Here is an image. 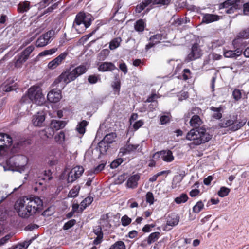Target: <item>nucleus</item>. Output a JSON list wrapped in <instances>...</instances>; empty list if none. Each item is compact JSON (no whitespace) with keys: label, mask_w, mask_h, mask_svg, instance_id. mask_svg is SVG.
<instances>
[{"label":"nucleus","mask_w":249,"mask_h":249,"mask_svg":"<svg viewBox=\"0 0 249 249\" xmlns=\"http://www.w3.org/2000/svg\"><path fill=\"white\" fill-rule=\"evenodd\" d=\"M42 207V201L38 197L19 199L15 205V209L18 215L24 218H28L41 211Z\"/></svg>","instance_id":"1"},{"label":"nucleus","mask_w":249,"mask_h":249,"mask_svg":"<svg viewBox=\"0 0 249 249\" xmlns=\"http://www.w3.org/2000/svg\"><path fill=\"white\" fill-rule=\"evenodd\" d=\"M186 139L193 141L195 145H198L209 141L212 138L211 135L203 127L199 128H193L186 135Z\"/></svg>","instance_id":"2"},{"label":"nucleus","mask_w":249,"mask_h":249,"mask_svg":"<svg viewBox=\"0 0 249 249\" xmlns=\"http://www.w3.org/2000/svg\"><path fill=\"white\" fill-rule=\"evenodd\" d=\"M28 96H23L21 102L22 103L26 102L27 97L31 102L38 105H42L45 102V97L42 94V89L39 86H32L28 90Z\"/></svg>","instance_id":"3"},{"label":"nucleus","mask_w":249,"mask_h":249,"mask_svg":"<svg viewBox=\"0 0 249 249\" xmlns=\"http://www.w3.org/2000/svg\"><path fill=\"white\" fill-rule=\"evenodd\" d=\"M27 163V158L23 155L13 156L6 160L3 164L4 171H17L20 166H23Z\"/></svg>","instance_id":"4"},{"label":"nucleus","mask_w":249,"mask_h":249,"mask_svg":"<svg viewBox=\"0 0 249 249\" xmlns=\"http://www.w3.org/2000/svg\"><path fill=\"white\" fill-rule=\"evenodd\" d=\"M77 77V75L74 69L71 71H66L59 75L54 81L53 85L58 88L59 85L57 86V85L60 84V87L63 88L65 84H68L71 81L74 80Z\"/></svg>","instance_id":"5"},{"label":"nucleus","mask_w":249,"mask_h":249,"mask_svg":"<svg viewBox=\"0 0 249 249\" xmlns=\"http://www.w3.org/2000/svg\"><path fill=\"white\" fill-rule=\"evenodd\" d=\"M91 18L92 16L89 14H86L85 13L80 12L76 15L74 24L79 25L83 23L87 28L90 25Z\"/></svg>","instance_id":"6"},{"label":"nucleus","mask_w":249,"mask_h":249,"mask_svg":"<svg viewBox=\"0 0 249 249\" xmlns=\"http://www.w3.org/2000/svg\"><path fill=\"white\" fill-rule=\"evenodd\" d=\"M202 55L201 50L197 43L193 45L190 53L185 58V62H189L198 59Z\"/></svg>","instance_id":"7"},{"label":"nucleus","mask_w":249,"mask_h":249,"mask_svg":"<svg viewBox=\"0 0 249 249\" xmlns=\"http://www.w3.org/2000/svg\"><path fill=\"white\" fill-rule=\"evenodd\" d=\"M84 172V169L82 166H76L71 170L68 174V181L72 183L77 178H79Z\"/></svg>","instance_id":"8"},{"label":"nucleus","mask_w":249,"mask_h":249,"mask_svg":"<svg viewBox=\"0 0 249 249\" xmlns=\"http://www.w3.org/2000/svg\"><path fill=\"white\" fill-rule=\"evenodd\" d=\"M68 54L67 52H63L59 55L50 61L48 64L49 69L53 70L61 64L62 61L65 59Z\"/></svg>","instance_id":"9"},{"label":"nucleus","mask_w":249,"mask_h":249,"mask_svg":"<svg viewBox=\"0 0 249 249\" xmlns=\"http://www.w3.org/2000/svg\"><path fill=\"white\" fill-rule=\"evenodd\" d=\"M45 120V113L43 112H38L33 116L32 122L36 126H42L43 125Z\"/></svg>","instance_id":"10"},{"label":"nucleus","mask_w":249,"mask_h":249,"mask_svg":"<svg viewBox=\"0 0 249 249\" xmlns=\"http://www.w3.org/2000/svg\"><path fill=\"white\" fill-rule=\"evenodd\" d=\"M48 100L51 103H57L62 98L60 90H56L53 89L51 90L47 94V96Z\"/></svg>","instance_id":"11"},{"label":"nucleus","mask_w":249,"mask_h":249,"mask_svg":"<svg viewBox=\"0 0 249 249\" xmlns=\"http://www.w3.org/2000/svg\"><path fill=\"white\" fill-rule=\"evenodd\" d=\"M0 140L2 141V143H1V150L4 149L5 148L9 147L12 144V138L7 134L0 133Z\"/></svg>","instance_id":"12"},{"label":"nucleus","mask_w":249,"mask_h":249,"mask_svg":"<svg viewBox=\"0 0 249 249\" xmlns=\"http://www.w3.org/2000/svg\"><path fill=\"white\" fill-rule=\"evenodd\" d=\"M93 232L97 235V237L93 241V244L97 245L100 244L103 238V233L100 226H97L93 229Z\"/></svg>","instance_id":"13"},{"label":"nucleus","mask_w":249,"mask_h":249,"mask_svg":"<svg viewBox=\"0 0 249 249\" xmlns=\"http://www.w3.org/2000/svg\"><path fill=\"white\" fill-rule=\"evenodd\" d=\"M117 69L114 64L111 62H104L99 65L98 70L101 71H112L114 70Z\"/></svg>","instance_id":"14"},{"label":"nucleus","mask_w":249,"mask_h":249,"mask_svg":"<svg viewBox=\"0 0 249 249\" xmlns=\"http://www.w3.org/2000/svg\"><path fill=\"white\" fill-rule=\"evenodd\" d=\"M189 123L190 125L194 128H199V126L203 122L199 116L194 115L190 119Z\"/></svg>","instance_id":"15"},{"label":"nucleus","mask_w":249,"mask_h":249,"mask_svg":"<svg viewBox=\"0 0 249 249\" xmlns=\"http://www.w3.org/2000/svg\"><path fill=\"white\" fill-rule=\"evenodd\" d=\"M219 19L218 15L210 14H205L203 16L202 22L205 23H210Z\"/></svg>","instance_id":"16"},{"label":"nucleus","mask_w":249,"mask_h":249,"mask_svg":"<svg viewBox=\"0 0 249 249\" xmlns=\"http://www.w3.org/2000/svg\"><path fill=\"white\" fill-rule=\"evenodd\" d=\"M140 179V176L138 174L130 177L127 181V186L129 188H134L137 187L138 181Z\"/></svg>","instance_id":"17"},{"label":"nucleus","mask_w":249,"mask_h":249,"mask_svg":"<svg viewBox=\"0 0 249 249\" xmlns=\"http://www.w3.org/2000/svg\"><path fill=\"white\" fill-rule=\"evenodd\" d=\"M242 54V51L237 48L235 51L228 50L224 52V55L227 58H236Z\"/></svg>","instance_id":"18"},{"label":"nucleus","mask_w":249,"mask_h":249,"mask_svg":"<svg viewBox=\"0 0 249 249\" xmlns=\"http://www.w3.org/2000/svg\"><path fill=\"white\" fill-rule=\"evenodd\" d=\"M160 153H161V159L164 161L169 162L174 160V158L171 150H162Z\"/></svg>","instance_id":"19"},{"label":"nucleus","mask_w":249,"mask_h":249,"mask_svg":"<svg viewBox=\"0 0 249 249\" xmlns=\"http://www.w3.org/2000/svg\"><path fill=\"white\" fill-rule=\"evenodd\" d=\"M179 217L178 214H171L169 215L167 220V225L171 226L177 225L179 222Z\"/></svg>","instance_id":"20"},{"label":"nucleus","mask_w":249,"mask_h":249,"mask_svg":"<svg viewBox=\"0 0 249 249\" xmlns=\"http://www.w3.org/2000/svg\"><path fill=\"white\" fill-rule=\"evenodd\" d=\"M66 122L63 121L53 120L51 122V128L57 130L62 129L66 125Z\"/></svg>","instance_id":"21"},{"label":"nucleus","mask_w":249,"mask_h":249,"mask_svg":"<svg viewBox=\"0 0 249 249\" xmlns=\"http://www.w3.org/2000/svg\"><path fill=\"white\" fill-rule=\"evenodd\" d=\"M249 37V29H246L240 32L237 35V38L232 41V44L235 45L238 42L239 39H246Z\"/></svg>","instance_id":"22"},{"label":"nucleus","mask_w":249,"mask_h":249,"mask_svg":"<svg viewBox=\"0 0 249 249\" xmlns=\"http://www.w3.org/2000/svg\"><path fill=\"white\" fill-rule=\"evenodd\" d=\"M139 146V144H128L125 148H122L120 149V153H122V155L130 153L135 150Z\"/></svg>","instance_id":"23"},{"label":"nucleus","mask_w":249,"mask_h":249,"mask_svg":"<svg viewBox=\"0 0 249 249\" xmlns=\"http://www.w3.org/2000/svg\"><path fill=\"white\" fill-rule=\"evenodd\" d=\"M240 3V0H228L220 4V8H228L230 6H233L236 5V7L238 8Z\"/></svg>","instance_id":"24"},{"label":"nucleus","mask_w":249,"mask_h":249,"mask_svg":"<svg viewBox=\"0 0 249 249\" xmlns=\"http://www.w3.org/2000/svg\"><path fill=\"white\" fill-rule=\"evenodd\" d=\"M53 131L51 128H45L40 132V136L42 138H51L53 136Z\"/></svg>","instance_id":"25"},{"label":"nucleus","mask_w":249,"mask_h":249,"mask_svg":"<svg viewBox=\"0 0 249 249\" xmlns=\"http://www.w3.org/2000/svg\"><path fill=\"white\" fill-rule=\"evenodd\" d=\"M30 9V2L25 1L20 2L18 5V10L20 13H24Z\"/></svg>","instance_id":"26"},{"label":"nucleus","mask_w":249,"mask_h":249,"mask_svg":"<svg viewBox=\"0 0 249 249\" xmlns=\"http://www.w3.org/2000/svg\"><path fill=\"white\" fill-rule=\"evenodd\" d=\"M122 41V39L121 37H116L113 39L109 43V48L110 50H114L118 48L120 45V43Z\"/></svg>","instance_id":"27"},{"label":"nucleus","mask_w":249,"mask_h":249,"mask_svg":"<svg viewBox=\"0 0 249 249\" xmlns=\"http://www.w3.org/2000/svg\"><path fill=\"white\" fill-rule=\"evenodd\" d=\"M88 122L86 120H83L77 125L76 130L81 134H84L85 132V127L87 126Z\"/></svg>","instance_id":"28"},{"label":"nucleus","mask_w":249,"mask_h":249,"mask_svg":"<svg viewBox=\"0 0 249 249\" xmlns=\"http://www.w3.org/2000/svg\"><path fill=\"white\" fill-rule=\"evenodd\" d=\"M108 147V144L102 140L99 142L97 148L99 149L101 154H104L106 152Z\"/></svg>","instance_id":"29"},{"label":"nucleus","mask_w":249,"mask_h":249,"mask_svg":"<svg viewBox=\"0 0 249 249\" xmlns=\"http://www.w3.org/2000/svg\"><path fill=\"white\" fill-rule=\"evenodd\" d=\"M116 135L115 133H110L107 134L103 140L107 143H111L114 141Z\"/></svg>","instance_id":"30"},{"label":"nucleus","mask_w":249,"mask_h":249,"mask_svg":"<svg viewBox=\"0 0 249 249\" xmlns=\"http://www.w3.org/2000/svg\"><path fill=\"white\" fill-rule=\"evenodd\" d=\"M211 110L214 112V113L213 115V118L216 119H220L222 117V114L220 112L221 111V107H211Z\"/></svg>","instance_id":"31"},{"label":"nucleus","mask_w":249,"mask_h":249,"mask_svg":"<svg viewBox=\"0 0 249 249\" xmlns=\"http://www.w3.org/2000/svg\"><path fill=\"white\" fill-rule=\"evenodd\" d=\"M188 197L186 194H181L179 196L175 199V202L177 204L184 203L187 201Z\"/></svg>","instance_id":"32"},{"label":"nucleus","mask_w":249,"mask_h":249,"mask_svg":"<svg viewBox=\"0 0 249 249\" xmlns=\"http://www.w3.org/2000/svg\"><path fill=\"white\" fill-rule=\"evenodd\" d=\"M125 245L124 243L122 241H118L116 242L114 244L112 245L109 249H125Z\"/></svg>","instance_id":"33"},{"label":"nucleus","mask_w":249,"mask_h":249,"mask_svg":"<svg viewBox=\"0 0 249 249\" xmlns=\"http://www.w3.org/2000/svg\"><path fill=\"white\" fill-rule=\"evenodd\" d=\"M74 70L76 72L77 76L78 77L79 76L85 73L87 70V68L85 65H81L75 68V69H74Z\"/></svg>","instance_id":"34"},{"label":"nucleus","mask_w":249,"mask_h":249,"mask_svg":"<svg viewBox=\"0 0 249 249\" xmlns=\"http://www.w3.org/2000/svg\"><path fill=\"white\" fill-rule=\"evenodd\" d=\"M160 233L159 232H155L152 233L147 238V243L150 244L155 242L159 238Z\"/></svg>","instance_id":"35"},{"label":"nucleus","mask_w":249,"mask_h":249,"mask_svg":"<svg viewBox=\"0 0 249 249\" xmlns=\"http://www.w3.org/2000/svg\"><path fill=\"white\" fill-rule=\"evenodd\" d=\"M183 178V175L179 174L175 176L173 180L172 188H175L177 187V184H179Z\"/></svg>","instance_id":"36"},{"label":"nucleus","mask_w":249,"mask_h":249,"mask_svg":"<svg viewBox=\"0 0 249 249\" xmlns=\"http://www.w3.org/2000/svg\"><path fill=\"white\" fill-rule=\"evenodd\" d=\"M144 22L141 19L138 20L135 25V29L138 32L143 31L144 30Z\"/></svg>","instance_id":"37"},{"label":"nucleus","mask_w":249,"mask_h":249,"mask_svg":"<svg viewBox=\"0 0 249 249\" xmlns=\"http://www.w3.org/2000/svg\"><path fill=\"white\" fill-rule=\"evenodd\" d=\"M80 189V187L78 185L74 186L72 189H71L70 191L68 194V196L71 197H74L76 196L79 193Z\"/></svg>","instance_id":"38"},{"label":"nucleus","mask_w":249,"mask_h":249,"mask_svg":"<svg viewBox=\"0 0 249 249\" xmlns=\"http://www.w3.org/2000/svg\"><path fill=\"white\" fill-rule=\"evenodd\" d=\"M150 3V1L149 0H147L144 2H142L140 5H138L136 7V13H141Z\"/></svg>","instance_id":"39"},{"label":"nucleus","mask_w":249,"mask_h":249,"mask_svg":"<svg viewBox=\"0 0 249 249\" xmlns=\"http://www.w3.org/2000/svg\"><path fill=\"white\" fill-rule=\"evenodd\" d=\"M235 123V121L233 120H226L219 123V125L220 127H227L231 125H233Z\"/></svg>","instance_id":"40"},{"label":"nucleus","mask_w":249,"mask_h":249,"mask_svg":"<svg viewBox=\"0 0 249 249\" xmlns=\"http://www.w3.org/2000/svg\"><path fill=\"white\" fill-rule=\"evenodd\" d=\"M204 204L202 201H198L193 207V211L195 213H199L203 208Z\"/></svg>","instance_id":"41"},{"label":"nucleus","mask_w":249,"mask_h":249,"mask_svg":"<svg viewBox=\"0 0 249 249\" xmlns=\"http://www.w3.org/2000/svg\"><path fill=\"white\" fill-rule=\"evenodd\" d=\"M57 50V49L56 48H52L50 50H45V51L41 52L38 55L39 56H45V55H51V54H53L54 53H55Z\"/></svg>","instance_id":"42"},{"label":"nucleus","mask_w":249,"mask_h":249,"mask_svg":"<svg viewBox=\"0 0 249 249\" xmlns=\"http://www.w3.org/2000/svg\"><path fill=\"white\" fill-rule=\"evenodd\" d=\"M235 124L231 127V130L233 131H236L239 129H240L241 127H242L246 123L245 120H242L238 122L237 124V122H235Z\"/></svg>","instance_id":"43"},{"label":"nucleus","mask_w":249,"mask_h":249,"mask_svg":"<svg viewBox=\"0 0 249 249\" xmlns=\"http://www.w3.org/2000/svg\"><path fill=\"white\" fill-rule=\"evenodd\" d=\"M27 59V57L21 53L20 55L18 56V59L17 60L15 65L16 66H18V65H20L25 62Z\"/></svg>","instance_id":"44"},{"label":"nucleus","mask_w":249,"mask_h":249,"mask_svg":"<svg viewBox=\"0 0 249 249\" xmlns=\"http://www.w3.org/2000/svg\"><path fill=\"white\" fill-rule=\"evenodd\" d=\"M230 192V189L225 187H222L218 192L219 196L224 197L227 196Z\"/></svg>","instance_id":"45"},{"label":"nucleus","mask_w":249,"mask_h":249,"mask_svg":"<svg viewBox=\"0 0 249 249\" xmlns=\"http://www.w3.org/2000/svg\"><path fill=\"white\" fill-rule=\"evenodd\" d=\"M54 31L53 30H50L47 32L45 34H44L43 36H42V37H43L46 41H47L48 43H49L50 39L54 36Z\"/></svg>","instance_id":"46"},{"label":"nucleus","mask_w":249,"mask_h":249,"mask_svg":"<svg viewBox=\"0 0 249 249\" xmlns=\"http://www.w3.org/2000/svg\"><path fill=\"white\" fill-rule=\"evenodd\" d=\"M48 43L47 41H46L42 36H40L36 41V46L38 47H43Z\"/></svg>","instance_id":"47"},{"label":"nucleus","mask_w":249,"mask_h":249,"mask_svg":"<svg viewBox=\"0 0 249 249\" xmlns=\"http://www.w3.org/2000/svg\"><path fill=\"white\" fill-rule=\"evenodd\" d=\"M183 79L185 81L191 78V72L189 69H185L183 71L182 74Z\"/></svg>","instance_id":"48"},{"label":"nucleus","mask_w":249,"mask_h":249,"mask_svg":"<svg viewBox=\"0 0 249 249\" xmlns=\"http://www.w3.org/2000/svg\"><path fill=\"white\" fill-rule=\"evenodd\" d=\"M162 35L161 34H158L150 37L149 40L150 41H154L156 44H158L162 39Z\"/></svg>","instance_id":"49"},{"label":"nucleus","mask_w":249,"mask_h":249,"mask_svg":"<svg viewBox=\"0 0 249 249\" xmlns=\"http://www.w3.org/2000/svg\"><path fill=\"white\" fill-rule=\"evenodd\" d=\"M93 201V198L91 197H86L81 203V206L85 209L87 206L90 205Z\"/></svg>","instance_id":"50"},{"label":"nucleus","mask_w":249,"mask_h":249,"mask_svg":"<svg viewBox=\"0 0 249 249\" xmlns=\"http://www.w3.org/2000/svg\"><path fill=\"white\" fill-rule=\"evenodd\" d=\"M75 223L76 220L75 219L70 220L64 224L63 228L64 230H67L74 225Z\"/></svg>","instance_id":"51"},{"label":"nucleus","mask_w":249,"mask_h":249,"mask_svg":"<svg viewBox=\"0 0 249 249\" xmlns=\"http://www.w3.org/2000/svg\"><path fill=\"white\" fill-rule=\"evenodd\" d=\"M123 161V160L122 158H118L112 162L110 164V167L112 169L116 168L120 165Z\"/></svg>","instance_id":"52"},{"label":"nucleus","mask_w":249,"mask_h":249,"mask_svg":"<svg viewBox=\"0 0 249 249\" xmlns=\"http://www.w3.org/2000/svg\"><path fill=\"white\" fill-rule=\"evenodd\" d=\"M146 202L149 203L150 205L153 204L154 201V198L153 194L148 192L146 195Z\"/></svg>","instance_id":"53"},{"label":"nucleus","mask_w":249,"mask_h":249,"mask_svg":"<svg viewBox=\"0 0 249 249\" xmlns=\"http://www.w3.org/2000/svg\"><path fill=\"white\" fill-rule=\"evenodd\" d=\"M121 222L124 226H126L131 223V219L127 215H124L121 218Z\"/></svg>","instance_id":"54"},{"label":"nucleus","mask_w":249,"mask_h":249,"mask_svg":"<svg viewBox=\"0 0 249 249\" xmlns=\"http://www.w3.org/2000/svg\"><path fill=\"white\" fill-rule=\"evenodd\" d=\"M34 50V47L33 45H31L28 47L25 50H24L22 53H23V55H25L27 58H28L29 55Z\"/></svg>","instance_id":"55"},{"label":"nucleus","mask_w":249,"mask_h":249,"mask_svg":"<svg viewBox=\"0 0 249 249\" xmlns=\"http://www.w3.org/2000/svg\"><path fill=\"white\" fill-rule=\"evenodd\" d=\"M112 86L115 91L119 92L120 86H121V82L120 80H118L115 81L113 83Z\"/></svg>","instance_id":"56"},{"label":"nucleus","mask_w":249,"mask_h":249,"mask_svg":"<svg viewBox=\"0 0 249 249\" xmlns=\"http://www.w3.org/2000/svg\"><path fill=\"white\" fill-rule=\"evenodd\" d=\"M232 95L235 100L238 101L241 98V92L239 89H235L232 92Z\"/></svg>","instance_id":"57"},{"label":"nucleus","mask_w":249,"mask_h":249,"mask_svg":"<svg viewBox=\"0 0 249 249\" xmlns=\"http://www.w3.org/2000/svg\"><path fill=\"white\" fill-rule=\"evenodd\" d=\"M28 245L27 242H24L17 245L12 249H26Z\"/></svg>","instance_id":"58"},{"label":"nucleus","mask_w":249,"mask_h":249,"mask_svg":"<svg viewBox=\"0 0 249 249\" xmlns=\"http://www.w3.org/2000/svg\"><path fill=\"white\" fill-rule=\"evenodd\" d=\"M82 206H81L80 208H79V206L78 204H73L72 205V212L74 213H81L83 210L84 209V208H82Z\"/></svg>","instance_id":"59"},{"label":"nucleus","mask_w":249,"mask_h":249,"mask_svg":"<svg viewBox=\"0 0 249 249\" xmlns=\"http://www.w3.org/2000/svg\"><path fill=\"white\" fill-rule=\"evenodd\" d=\"M160 122L161 124H164L168 123L169 120V117L167 115H162L161 116L160 118Z\"/></svg>","instance_id":"60"},{"label":"nucleus","mask_w":249,"mask_h":249,"mask_svg":"<svg viewBox=\"0 0 249 249\" xmlns=\"http://www.w3.org/2000/svg\"><path fill=\"white\" fill-rule=\"evenodd\" d=\"M119 67L120 70H121L124 74L127 73L128 69L126 64L124 62L120 63Z\"/></svg>","instance_id":"61"},{"label":"nucleus","mask_w":249,"mask_h":249,"mask_svg":"<svg viewBox=\"0 0 249 249\" xmlns=\"http://www.w3.org/2000/svg\"><path fill=\"white\" fill-rule=\"evenodd\" d=\"M171 0H156L155 3L161 5H168Z\"/></svg>","instance_id":"62"},{"label":"nucleus","mask_w":249,"mask_h":249,"mask_svg":"<svg viewBox=\"0 0 249 249\" xmlns=\"http://www.w3.org/2000/svg\"><path fill=\"white\" fill-rule=\"evenodd\" d=\"M55 139L57 141H59L60 142H61L65 140V134L63 132H60L58 136L55 137Z\"/></svg>","instance_id":"63"},{"label":"nucleus","mask_w":249,"mask_h":249,"mask_svg":"<svg viewBox=\"0 0 249 249\" xmlns=\"http://www.w3.org/2000/svg\"><path fill=\"white\" fill-rule=\"evenodd\" d=\"M243 13L245 15H248L249 14V2L243 5Z\"/></svg>","instance_id":"64"}]
</instances>
